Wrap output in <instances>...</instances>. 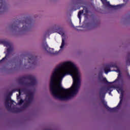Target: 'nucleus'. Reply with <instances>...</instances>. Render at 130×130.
Here are the masks:
<instances>
[{
  "instance_id": "1",
  "label": "nucleus",
  "mask_w": 130,
  "mask_h": 130,
  "mask_svg": "<svg viewBox=\"0 0 130 130\" xmlns=\"http://www.w3.org/2000/svg\"><path fill=\"white\" fill-rule=\"evenodd\" d=\"M81 73L72 61L58 64L50 77V89L55 99L69 100L78 94L81 86Z\"/></svg>"
},
{
  "instance_id": "2",
  "label": "nucleus",
  "mask_w": 130,
  "mask_h": 130,
  "mask_svg": "<svg viewBox=\"0 0 130 130\" xmlns=\"http://www.w3.org/2000/svg\"><path fill=\"white\" fill-rule=\"evenodd\" d=\"M32 28V25L29 22H24L17 25H10L8 29L16 34H23L26 31H29Z\"/></svg>"
},
{
  "instance_id": "3",
  "label": "nucleus",
  "mask_w": 130,
  "mask_h": 130,
  "mask_svg": "<svg viewBox=\"0 0 130 130\" xmlns=\"http://www.w3.org/2000/svg\"><path fill=\"white\" fill-rule=\"evenodd\" d=\"M42 47L45 52L47 54H50V55H57V54H59L58 51H55L54 50V49L49 47L46 41L43 42L42 44Z\"/></svg>"
},
{
  "instance_id": "4",
  "label": "nucleus",
  "mask_w": 130,
  "mask_h": 130,
  "mask_svg": "<svg viewBox=\"0 0 130 130\" xmlns=\"http://www.w3.org/2000/svg\"><path fill=\"white\" fill-rule=\"evenodd\" d=\"M58 33L62 36V41L59 47L60 49L58 51V53H60V52L63 51L64 50V47H66V45H67V43L66 42V40L67 39V35L66 34H64V31H61Z\"/></svg>"
},
{
  "instance_id": "5",
  "label": "nucleus",
  "mask_w": 130,
  "mask_h": 130,
  "mask_svg": "<svg viewBox=\"0 0 130 130\" xmlns=\"http://www.w3.org/2000/svg\"><path fill=\"white\" fill-rule=\"evenodd\" d=\"M26 96L24 101V104L23 105V108H26L30 105V103L33 101V93L28 91L26 93Z\"/></svg>"
},
{
  "instance_id": "6",
  "label": "nucleus",
  "mask_w": 130,
  "mask_h": 130,
  "mask_svg": "<svg viewBox=\"0 0 130 130\" xmlns=\"http://www.w3.org/2000/svg\"><path fill=\"white\" fill-rule=\"evenodd\" d=\"M26 79H28L31 81L30 83L26 84V86H36V85H37V80H36V77L35 76L29 75L26 77Z\"/></svg>"
},
{
  "instance_id": "7",
  "label": "nucleus",
  "mask_w": 130,
  "mask_h": 130,
  "mask_svg": "<svg viewBox=\"0 0 130 130\" xmlns=\"http://www.w3.org/2000/svg\"><path fill=\"white\" fill-rule=\"evenodd\" d=\"M16 105V103L13 101H12L11 100V98L10 96H7L5 100V106L6 108H7L8 109L9 108H11V106L12 105Z\"/></svg>"
},
{
  "instance_id": "8",
  "label": "nucleus",
  "mask_w": 130,
  "mask_h": 130,
  "mask_svg": "<svg viewBox=\"0 0 130 130\" xmlns=\"http://www.w3.org/2000/svg\"><path fill=\"white\" fill-rule=\"evenodd\" d=\"M34 63V59L33 57H31L29 58L27 61H26L24 64L23 65V68L24 69H30L32 67V64Z\"/></svg>"
},
{
  "instance_id": "9",
  "label": "nucleus",
  "mask_w": 130,
  "mask_h": 130,
  "mask_svg": "<svg viewBox=\"0 0 130 130\" xmlns=\"http://www.w3.org/2000/svg\"><path fill=\"white\" fill-rule=\"evenodd\" d=\"M15 91H17L19 93V95L17 96V99L18 100V104L17 105H21L23 102L24 101L21 99V97L20 96V95H21V89L20 88L18 89H13L12 90V92H15Z\"/></svg>"
},
{
  "instance_id": "10",
  "label": "nucleus",
  "mask_w": 130,
  "mask_h": 130,
  "mask_svg": "<svg viewBox=\"0 0 130 130\" xmlns=\"http://www.w3.org/2000/svg\"><path fill=\"white\" fill-rule=\"evenodd\" d=\"M7 6H6V3L3 0H0V14L4 12L6 10Z\"/></svg>"
},
{
  "instance_id": "11",
  "label": "nucleus",
  "mask_w": 130,
  "mask_h": 130,
  "mask_svg": "<svg viewBox=\"0 0 130 130\" xmlns=\"http://www.w3.org/2000/svg\"><path fill=\"white\" fill-rule=\"evenodd\" d=\"M104 7L108 8V9L114 8V6L110 5L109 2H107V0H101Z\"/></svg>"
},
{
  "instance_id": "12",
  "label": "nucleus",
  "mask_w": 130,
  "mask_h": 130,
  "mask_svg": "<svg viewBox=\"0 0 130 130\" xmlns=\"http://www.w3.org/2000/svg\"><path fill=\"white\" fill-rule=\"evenodd\" d=\"M117 91L118 93H121V95L120 96V102L119 103V104L117 106V107H119V106H120V105H121V103L122 102V89L117 88Z\"/></svg>"
},
{
  "instance_id": "13",
  "label": "nucleus",
  "mask_w": 130,
  "mask_h": 130,
  "mask_svg": "<svg viewBox=\"0 0 130 130\" xmlns=\"http://www.w3.org/2000/svg\"><path fill=\"white\" fill-rule=\"evenodd\" d=\"M0 44H3L4 46H7V47L10 46V42L5 40H0Z\"/></svg>"
},
{
  "instance_id": "14",
  "label": "nucleus",
  "mask_w": 130,
  "mask_h": 130,
  "mask_svg": "<svg viewBox=\"0 0 130 130\" xmlns=\"http://www.w3.org/2000/svg\"><path fill=\"white\" fill-rule=\"evenodd\" d=\"M84 11L85 13H88V10L86 8H84L83 10L80 11L78 14V17L80 20H81V16L82 15V14L84 13Z\"/></svg>"
},
{
  "instance_id": "15",
  "label": "nucleus",
  "mask_w": 130,
  "mask_h": 130,
  "mask_svg": "<svg viewBox=\"0 0 130 130\" xmlns=\"http://www.w3.org/2000/svg\"><path fill=\"white\" fill-rule=\"evenodd\" d=\"M12 51H14V49L12 47H10L9 49H7V52L8 53H11V52H12Z\"/></svg>"
},
{
  "instance_id": "16",
  "label": "nucleus",
  "mask_w": 130,
  "mask_h": 130,
  "mask_svg": "<svg viewBox=\"0 0 130 130\" xmlns=\"http://www.w3.org/2000/svg\"><path fill=\"white\" fill-rule=\"evenodd\" d=\"M100 80H101V81H102V82H107V80H106V78L103 77L102 76L100 78Z\"/></svg>"
},
{
  "instance_id": "17",
  "label": "nucleus",
  "mask_w": 130,
  "mask_h": 130,
  "mask_svg": "<svg viewBox=\"0 0 130 130\" xmlns=\"http://www.w3.org/2000/svg\"><path fill=\"white\" fill-rule=\"evenodd\" d=\"M126 64L127 66H130V58H127L126 61Z\"/></svg>"
},
{
  "instance_id": "18",
  "label": "nucleus",
  "mask_w": 130,
  "mask_h": 130,
  "mask_svg": "<svg viewBox=\"0 0 130 130\" xmlns=\"http://www.w3.org/2000/svg\"><path fill=\"white\" fill-rule=\"evenodd\" d=\"M54 27L56 28V30H58V29H59V28H60V27H59V25H58L57 24H55L54 25Z\"/></svg>"
},
{
  "instance_id": "19",
  "label": "nucleus",
  "mask_w": 130,
  "mask_h": 130,
  "mask_svg": "<svg viewBox=\"0 0 130 130\" xmlns=\"http://www.w3.org/2000/svg\"><path fill=\"white\" fill-rule=\"evenodd\" d=\"M111 71H110V70H109V69H105V74H108V72H110Z\"/></svg>"
},
{
  "instance_id": "20",
  "label": "nucleus",
  "mask_w": 130,
  "mask_h": 130,
  "mask_svg": "<svg viewBox=\"0 0 130 130\" xmlns=\"http://www.w3.org/2000/svg\"><path fill=\"white\" fill-rule=\"evenodd\" d=\"M114 67H116V65L115 63L111 64L109 66V68H114Z\"/></svg>"
},
{
  "instance_id": "21",
  "label": "nucleus",
  "mask_w": 130,
  "mask_h": 130,
  "mask_svg": "<svg viewBox=\"0 0 130 130\" xmlns=\"http://www.w3.org/2000/svg\"><path fill=\"white\" fill-rule=\"evenodd\" d=\"M126 20L128 22V23H130V16L127 18Z\"/></svg>"
},
{
  "instance_id": "22",
  "label": "nucleus",
  "mask_w": 130,
  "mask_h": 130,
  "mask_svg": "<svg viewBox=\"0 0 130 130\" xmlns=\"http://www.w3.org/2000/svg\"><path fill=\"white\" fill-rule=\"evenodd\" d=\"M111 87H110L107 88V91H111Z\"/></svg>"
},
{
  "instance_id": "23",
  "label": "nucleus",
  "mask_w": 130,
  "mask_h": 130,
  "mask_svg": "<svg viewBox=\"0 0 130 130\" xmlns=\"http://www.w3.org/2000/svg\"><path fill=\"white\" fill-rule=\"evenodd\" d=\"M117 8H121V7H122V5H117Z\"/></svg>"
},
{
  "instance_id": "24",
  "label": "nucleus",
  "mask_w": 130,
  "mask_h": 130,
  "mask_svg": "<svg viewBox=\"0 0 130 130\" xmlns=\"http://www.w3.org/2000/svg\"><path fill=\"white\" fill-rule=\"evenodd\" d=\"M103 103L104 105L106 106L107 103L106 102H103Z\"/></svg>"
},
{
  "instance_id": "25",
  "label": "nucleus",
  "mask_w": 130,
  "mask_h": 130,
  "mask_svg": "<svg viewBox=\"0 0 130 130\" xmlns=\"http://www.w3.org/2000/svg\"><path fill=\"white\" fill-rule=\"evenodd\" d=\"M124 3H127L128 0H123Z\"/></svg>"
},
{
  "instance_id": "26",
  "label": "nucleus",
  "mask_w": 130,
  "mask_h": 130,
  "mask_svg": "<svg viewBox=\"0 0 130 130\" xmlns=\"http://www.w3.org/2000/svg\"><path fill=\"white\" fill-rule=\"evenodd\" d=\"M18 64L20 66L21 64V62H18Z\"/></svg>"
},
{
  "instance_id": "27",
  "label": "nucleus",
  "mask_w": 130,
  "mask_h": 130,
  "mask_svg": "<svg viewBox=\"0 0 130 130\" xmlns=\"http://www.w3.org/2000/svg\"><path fill=\"white\" fill-rule=\"evenodd\" d=\"M116 72H117V73L119 72V70H116Z\"/></svg>"
},
{
  "instance_id": "28",
  "label": "nucleus",
  "mask_w": 130,
  "mask_h": 130,
  "mask_svg": "<svg viewBox=\"0 0 130 130\" xmlns=\"http://www.w3.org/2000/svg\"><path fill=\"white\" fill-rule=\"evenodd\" d=\"M20 112V110L17 111L16 112Z\"/></svg>"
},
{
  "instance_id": "29",
  "label": "nucleus",
  "mask_w": 130,
  "mask_h": 130,
  "mask_svg": "<svg viewBox=\"0 0 130 130\" xmlns=\"http://www.w3.org/2000/svg\"><path fill=\"white\" fill-rule=\"evenodd\" d=\"M0 61H2V60H1Z\"/></svg>"
}]
</instances>
